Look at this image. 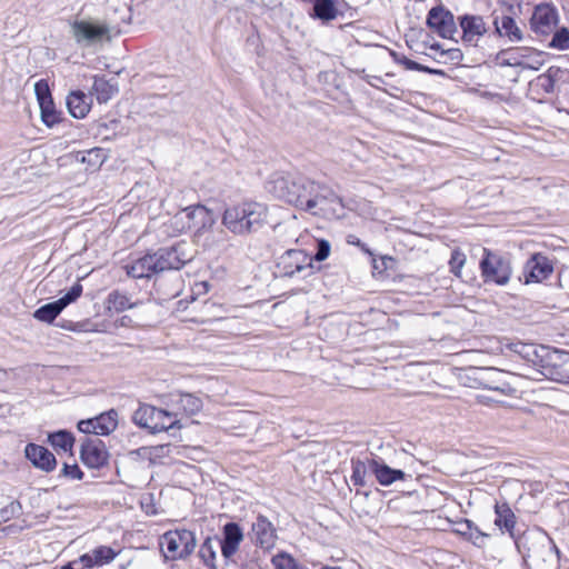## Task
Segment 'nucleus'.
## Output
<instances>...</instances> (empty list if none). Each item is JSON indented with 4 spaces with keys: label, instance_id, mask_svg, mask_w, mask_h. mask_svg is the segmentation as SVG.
<instances>
[{
    "label": "nucleus",
    "instance_id": "nucleus-1",
    "mask_svg": "<svg viewBox=\"0 0 569 569\" xmlns=\"http://www.w3.org/2000/svg\"><path fill=\"white\" fill-rule=\"evenodd\" d=\"M266 188L276 198L315 216L335 210V204L343 208L342 198L330 186L305 176L273 174Z\"/></svg>",
    "mask_w": 569,
    "mask_h": 569
},
{
    "label": "nucleus",
    "instance_id": "nucleus-2",
    "mask_svg": "<svg viewBox=\"0 0 569 569\" xmlns=\"http://www.w3.org/2000/svg\"><path fill=\"white\" fill-rule=\"evenodd\" d=\"M267 218V207L256 201H244L226 208L222 224L234 234H247L260 229Z\"/></svg>",
    "mask_w": 569,
    "mask_h": 569
},
{
    "label": "nucleus",
    "instance_id": "nucleus-3",
    "mask_svg": "<svg viewBox=\"0 0 569 569\" xmlns=\"http://www.w3.org/2000/svg\"><path fill=\"white\" fill-rule=\"evenodd\" d=\"M70 34L79 48L88 49L111 40V27L104 20L76 18L69 22Z\"/></svg>",
    "mask_w": 569,
    "mask_h": 569
},
{
    "label": "nucleus",
    "instance_id": "nucleus-4",
    "mask_svg": "<svg viewBox=\"0 0 569 569\" xmlns=\"http://www.w3.org/2000/svg\"><path fill=\"white\" fill-rule=\"evenodd\" d=\"M513 350L533 367L541 369L543 375H553L552 369L566 363L569 359V355L565 351L532 343H517Z\"/></svg>",
    "mask_w": 569,
    "mask_h": 569
},
{
    "label": "nucleus",
    "instance_id": "nucleus-5",
    "mask_svg": "<svg viewBox=\"0 0 569 569\" xmlns=\"http://www.w3.org/2000/svg\"><path fill=\"white\" fill-rule=\"evenodd\" d=\"M513 350L533 367L541 369L543 375H553L552 369L566 363L569 359V355L565 351L532 343H517Z\"/></svg>",
    "mask_w": 569,
    "mask_h": 569
},
{
    "label": "nucleus",
    "instance_id": "nucleus-6",
    "mask_svg": "<svg viewBox=\"0 0 569 569\" xmlns=\"http://www.w3.org/2000/svg\"><path fill=\"white\" fill-rule=\"evenodd\" d=\"M513 350L533 367L541 369L543 375H553L552 369L566 363L569 359V355L565 351L532 343H517Z\"/></svg>",
    "mask_w": 569,
    "mask_h": 569
},
{
    "label": "nucleus",
    "instance_id": "nucleus-7",
    "mask_svg": "<svg viewBox=\"0 0 569 569\" xmlns=\"http://www.w3.org/2000/svg\"><path fill=\"white\" fill-rule=\"evenodd\" d=\"M159 546L167 560H182L194 551L197 539L191 530L174 529L160 537Z\"/></svg>",
    "mask_w": 569,
    "mask_h": 569
},
{
    "label": "nucleus",
    "instance_id": "nucleus-8",
    "mask_svg": "<svg viewBox=\"0 0 569 569\" xmlns=\"http://www.w3.org/2000/svg\"><path fill=\"white\" fill-rule=\"evenodd\" d=\"M132 421L140 428L148 429L151 433L180 428V421L176 413L158 409L151 405H140L133 412Z\"/></svg>",
    "mask_w": 569,
    "mask_h": 569
},
{
    "label": "nucleus",
    "instance_id": "nucleus-9",
    "mask_svg": "<svg viewBox=\"0 0 569 569\" xmlns=\"http://www.w3.org/2000/svg\"><path fill=\"white\" fill-rule=\"evenodd\" d=\"M480 270L485 282H492L498 286L507 284L512 274L510 261L487 248H483Z\"/></svg>",
    "mask_w": 569,
    "mask_h": 569
},
{
    "label": "nucleus",
    "instance_id": "nucleus-10",
    "mask_svg": "<svg viewBox=\"0 0 569 569\" xmlns=\"http://www.w3.org/2000/svg\"><path fill=\"white\" fill-rule=\"evenodd\" d=\"M187 249V242L180 241L171 247H163L151 253L157 273L168 270H180L186 263L191 261L192 256Z\"/></svg>",
    "mask_w": 569,
    "mask_h": 569
},
{
    "label": "nucleus",
    "instance_id": "nucleus-11",
    "mask_svg": "<svg viewBox=\"0 0 569 569\" xmlns=\"http://www.w3.org/2000/svg\"><path fill=\"white\" fill-rule=\"evenodd\" d=\"M277 272L281 277H293L296 273L308 271L306 276L313 272L312 258L300 249H289L284 251L277 260Z\"/></svg>",
    "mask_w": 569,
    "mask_h": 569
},
{
    "label": "nucleus",
    "instance_id": "nucleus-12",
    "mask_svg": "<svg viewBox=\"0 0 569 569\" xmlns=\"http://www.w3.org/2000/svg\"><path fill=\"white\" fill-rule=\"evenodd\" d=\"M426 23L429 29L443 39L455 40V36L458 33L453 13L442 4L429 10Z\"/></svg>",
    "mask_w": 569,
    "mask_h": 569
},
{
    "label": "nucleus",
    "instance_id": "nucleus-13",
    "mask_svg": "<svg viewBox=\"0 0 569 569\" xmlns=\"http://www.w3.org/2000/svg\"><path fill=\"white\" fill-rule=\"evenodd\" d=\"M558 23L559 13L553 4L543 3L535 7L530 19V28L537 36H550L557 28Z\"/></svg>",
    "mask_w": 569,
    "mask_h": 569
},
{
    "label": "nucleus",
    "instance_id": "nucleus-14",
    "mask_svg": "<svg viewBox=\"0 0 569 569\" xmlns=\"http://www.w3.org/2000/svg\"><path fill=\"white\" fill-rule=\"evenodd\" d=\"M34 93L40 106V114L42 122L52 128L61 121V113L57 111L53 103L49 84L44 79L34 83Z\"/></svg>",
    "mask_w": 569,
    "mask_h": 569
},
{
    "label": "nucleus",
    "instance_id": "nucleus-15",
    "mask_svg": "<svg viewBox=\"0 0 569 569\" xmlns=\"http://www.w3.org/2000/svg\"><path fill=\"white\" fill-rule=\"evenodd\" d=\"M553 271L552 261L542 253L532 254L523 266L522 277L525 283L541 282Z\"/></svg>",
    "mask_w": 569,
    "mask_h": 569
},
{
    "label": "nucleus",
    "instance_id": "nucleus-16",
    "mask_svg": "<svg viewBox=\"0 0 569 569\" xmlns=\"http://www.w3.org/2000/svg\"><path fill=\"white\" fill-rule=\"evenodd\" d=\"M82 462L92 469H100L108 462L109 453L100 439L87 438L80 448Z\"/></svg>",
    "mask_w": 569,
    "mask_h": 569
},
{
    "label": "nucleus",
    "instance_id": "nucleus-17",
    "mask_svg": "<svg viewBox=\"0 0 569 569\" xmlns=\"http://www.w3.org/2000/svg\"><path fill=\"white\" fill-rule=\"evenodd\" d=\"M176 223L181 222V230L201 229L210 221V211L202 204L189 206L174 216Z\"/></svg>",
    "mask_w": 569,
    "mask_h": 569
},
{
    "label": "nucleus",
    "instance_id": "nucleus-18",
    "mask_svg": "<svg viewBox=\"0 0 569 569\" xmlns=\"http://www.w3.org/2000/svg\"><path fill=\"white\" fill-rule=\"evenodd\" d=\"M24 456L34 468L41 471L51 472L57 467L54 455L43 446L28 443L24 448Z\"/></svg>",
    "mask_w": 569,
    "mask_h": 569
},
{
    "label": "nucleus",
    "instance_id": "nucleus-19",
    "mask_svg": "<svg viewBox=\"0 0 569 569\" xmlns=\"http://www.w3.org/2000/svg\"><path fill=\"white\" fill-rule=\"evenodd\" d=\"M462 30V40L466 43L476 44L487 31V24L481 16L463 14L458 18Z\"/></svg>",
    "mask_w": 569,
    "mask_h": 569
},
{
    "label": "nucleus",
    "instance_id": "nucleus-20",
    "mask_svg": "<svg viewBox=\"0 0 569 569\" xmlns=\"http://www.w3.org/2000/svg\"><path fill=\"white\" fill-rule=\"evenodd\" d=\"M243 532L237 522H227L222 529V539L219 538L221 553L230 559L239 549Z\"/></svg>",
    "mask_w": 569,
    "mask_h": 569
},
{
    "label": "nucleus",
    "instance_id": "nucleus-21",
    "mask_svg": "<svg viewBox=\"0 0 569 569\" xmlns=\"http://www.w3.org/2000/svg\"><path fill=\"white\" fill-rule=\"evenodd\" d=\"M369 471L381 486H390L398 480H405L407 475L400 469L389 467L382 459H370Z\"/></svg>",
    "mask_w": 569,
    "mask_h": 569
},
{
    "label": "nucleus",
    "instance_id": "nucleus-22",
    "mask_svg": "<svg viewBox=\"0 0 569 569\" xmlns=\"http://www.w3.org/2000/svg\"><path fill=\"white\" fill-rule=\"evenodd\" d=\"M252 532L254 535L256 543L263 549L273 547L277 535L273 525L267 517L259 515L252 525Z\"/></svg>",
    "mask_w": 569,
    "mask_h": 569
},
{
    "label": "nucleus",
    "instance_id": "nucleus-23",
    "mask_svg": "<svg viewBox=\"0 0 569 569\" xmlns=\"http://www.w3.org/2000/svg\"><path fill=\"white\" fill-rule=\"evenodd\" d=\"M493 26L499 37H506L511 42H520L523 39L522 30L510 16L493 13Z\"/></svg>",
    "mask_w": 569,
    "mask_h": 569
},
{
    "label": "nucleus",
    "instance_id": "nucleus-24",
    "mask_svg": "<svg viewBox=\"0 0 569 569\" xmlns=\"http://www.w3.org/2000/svg\"><path fill=\"white\" fill-rule=\"evenodd\" d=\"M124 269L127 274L133 279H150L153 274H157V268L151 253H147L126 264Z\"/></svg>",
    "mask_w": 569,
    "mask_h": 569
},
{
    "label": "nucleus",
    "instance_id": "nucleus-25",
    "mask_svg": "<svg viewBox=\"0 0 569 569\" xmlns=\"http://www.w3.org/2000/svg\"><path fill=\"white\" fill-rule=\"evenodd\" d=\"M481 373L482 376L480 378V383L485 389L491 390L501 396H510L516 392V389L512 388L508 382L496 379L497 377L502 376V371L488 368L482 370Z\"/></svg>",
    "mask_w": 569,
    "mask_h": 569
},
{
    "label": "nucleus",
    "instance_id": "nucleus-26",
    "mask_svg": "<svg viewBox=\"0 0 569 569\" xmlns=\"http://www.w3.org/2000/svg\"><path fill=\"white\" fill-rule=\"evenodd\" d=\"M67 107L76 119L84 118L91 108V100L82 91H72L67 97Z\"/></svg>",
    "mask_w": 569,
    "mask_h": 569
},
{
    "label": "nucleus",
    "instance_id": "nucleus-27",
    "mask_svg": "<svg viewBox=\"0 0 569 569\" xmlns=\"http://www.w3.org/2000/svg\"><path fill=\"white\" fill-rule=\"evenodd\" d=\"M92 90L98 102L106 103L118 93V82L114 78L108 80L104 76H94Z\"/></svg>",
    "mask_w": 569,
    "mask_h": 569
},
{
    "label": "nucleus",
    "instance_id": "nucleus-28",
    "mask_svg": "<svg viewBox=\"0 0 569 569\" xmlns=\"http://www.w3.org/2000/svg\"><path fill=\"white\" fill-rule=\"evenodd\" d=\"M496 519L495 525L503 532H508L515 537L513 530L516 527V516L507 503L495 506Z\"/></svg>",
    "mask_w": 569,
    "mask_h": 569
},
{
    "label": "nucleus",
    "instance_id": "nucleus-29",
    "mask_svg": "<svg viewBox=\"0 0 569 569\" xmlns=\"http://www.w3.org/2000/svg\"><path fill=\"white\" fill-rule=\"evenodd\" d=\"M220 548L219 537H207L199 549V557L208 569H217V549Z\"/></svg>",
    "mask_w": 569,
    "mask_h": 569
},
{
    "label": "nucleus",
    "instance_id": "nucleus-30",
    "mask_svg": "<svg viewBox=\"0 0 569 569\" xmlns=\"http://www.w3.org/2000/svg\"><path fill=\"white\" fill-rule=\"evenodd\" d=\"M312 13L315 19L322 21H331L337 18L338 9L335 0H313Z\"/></svg>",
    "mask_w": 569,
    "mask_h": 569
},
{
    "label": "nucleus",
    "instance_id": "nucleus-31",
    "mask_svg": "<svg viewBox=\"0 0 569 569\" xmlns=\"http://www.w3.org/2000/svg\"><path fill=\"white\" fill-rule=\"evenodd\" d=\"M390 56L392 57L396 63L402 64L407 70L420 71L433 76H446V72L443 70L433 69L428 66L416 62L407 58L405 54L398 53L397 51L391 50Z\"/></svg>",
    "mask_w": 569,
    "mask_h": 569
},
{
    "label": "nucleus",
    "instance_id": "nucleus-32",
    "mask_svg": "<svg viewBox=\"0 0 569 569\" xmlns=\"http://www.w3.org/2000/svg\"><path fill=\"white\" fill-rule=\"evenodd\" d=\"M107 309L117 313L123 312L138 306V302H131L130 298L119 290L111 291L107 297Z\"/></svg>",
    "mask_w": 569,
    "mask_h": 569
},
{
    "label": "nucleus",
    "instance_id": "nucleus-33",
    "mask_svg": "<svg viewBox=\"0 0 569 569\" xmlns=\"http://www.w3.org/2000/svg\"><path fill=\"white\" fill-rule=\"evenodd\" d=\"M86 555L90 557V568H93L110 563L114 560L118 552L109 546H99Z\"/></svg>",
    "mask_w": 569,
    "mask_h": 569
},
{
    "label": "nucleus",
    "instance_id": "nucleus-34",
    "mask_svg": "<svg viewBox=\"0 0 569 569\" xmlns=\"http://www.w3.org/2000/svg\"><path fill=\"white\" fill-rule=\"evenodd\" d=\"M117 418L118 413L113 409L94 417L93 419L96 428L98 429V435L108 436L113 432L118 426Z\"/></svg>",
    "mask_w": 569,
    "mask_h": 569
},
{
    "label": "nucleus",
    "instance_id": "nucleus-35",
    "mask_svg": "<svg viewBox=\"0 0 569 569\" xmlns=\"http://www.w3.org/2000/svg\"><path fill=\"white\" fill-rule=\"evenodd\" d=\"M48 442L56 449L69 452L74 443L73 435L68 430H58L48 435Z\"/></svg>",
    "mask_w": 569,
    "mask_h": 569
},
{
    "label": "nucleus",
    "instance_id": "nucleus-36",
    "mask_svg": "<svg viewBox=\"0 0 569 569\" xmlns=\"http://www.w3.org/2000/svg\"><path fill=\"white\" fill-rule=\"evenodd\" d=\"M63 307L58 300L46 303L33 312V318L46 323H52L62 312Z\"/></svg>",
    "mask_w": 569,
    "mask_h": 569
},
{
    "label": "nucleus",
    "instance_id": "nucleus-37",
    "mask_svg": "<svg viewBox=\"0 0 569 569\" xmlns=\"http://www.w3.org/2000/svg\"><path fill=\"white\" fill-rule=\"evenodd\" d=\"M178 403L188 416L198 413L202 408L201 399L191 393H181Z\"/></svg>",
    "mask_w": 569,
    "mask_h": 569
},
{
    "label": "nucleus",
    "instance_id": "nucleus-38",
    "mask_svg": "<svg viewBox=\"0 0 569 569\" xmlns=\"http://www.w3.org/2000/svg\"><path fill=\"white\" fill-rule=\"evenodd\" d=\"M352 475L351 481L355 486L365 487L366 486V476L369 471V461L365 462L360 459H352Z\"/></svg>",
    "mask_w": 569,
    "mask_h": 569
},
{
    "label": "nucleus",
    "instance_id": "nucleus-39",
    "mask_svg": "<svg viewBox=\"0 0 569 569\" xmlns=\"http://www.w3.org/2000/svg\"><path fill=\"white\" fill-rule=\"evenodd\" d=\"M549 48L565 51L569 49V28L561 27L555 29L552 32L551 41L548 44Z\"/></svg>",
    "mask_w": 569,
    "mask_h": 569
},
{
    "label": "nucleus",
    "instance_id": "nucleus-40",
    "mask_svg": "<svg viewBox=\"0 0 569 569\" xmlns=\"http://www.w3.org/2000/svg\"><path fill=\"white\" fill-rule=\"evenodd\" d=\"M496 60L501 67H519L522 64L520 56L518 54V49L515 48L501 50L497 54Z\"/></svg>",
    "mask_w": 569,
    "mask_h": 569
},
{
    "label": "nucleus",
    "instance_id": "nucleus-41",
    "mask_svg": "<svg viewBox=\"0 0 569 569\" xmlns=\"http://www.w3.org/2000/svg\"><path fill=\"white\" fill-rule=\"evenodd\" d=\"M150 451V465H159L162 463V460L166 457H169L172 451V446L170 443L149 446Z\"/></svg>",
    "mask_w": 569,
    "mask_h": 569
},
{
    "label": "nucleus",
    "instance_id": "nucleus-42",
    "mask_svg": "<svg viewBox=\"0 0 569 569\" xmlns=\"http://www.w3.org/2000/svg\"><path fill=\"white\" fill-rule=\"evenodd\" d=\"M82 293V286L79 282H76L70 290L58 299L60 305L67 308L70 303L74 302Z\"/></svg>",
    "mask_w": 569,
    "mask_h": 569
},
{
    "label": "nucleus",
    "instance_id": "nucleus-43",
    "mask_svg": "<svg viewBox=\"0 0 569 569\" xmlns=\"http://www.w3.org/2000/svg\"><path fill=\"white\" fill-rule=\"evenodd\" d=\"M21 511V505L18 501H11L0 509V522H7L18 516Z\"/></svg>",
    "mask_w": 569,
    "mask_h": 569
},
{
    "label": "nucleus",
    "instance_id": "nucleus-44",
    "mask_svg": "<svg viewBox=\"0 0 569 569\" xmlns=\"http://www.w3.org/2000/svg\"><path fill=\"white\" fill-rule=\"evenodd\" d=\"M83 476V471L77 463L69 465L64 462L60 471V477H64L71 480H81Z\"/></svg>",
    "mask_w": 569,
    "mask_h": 569
},
{
    "label": "nucleus",
    "instance_id": "nucleus-45",
    "mask_svg": "<svg viewBox=\"0 0 569 569\" xmlns=\"http://www.w3.org/2000/svg\"><path fill=\"white\" fill-rule=\"evenodd\" d=\"M272 563L277 569H296L295 559L284 552L276 555L272 558Z\"/></svg>",
    "mask_w": 569,
    "mask_h": 569
},
{
    "label": "nucleus",
    "instance_id": "nucleus-46",
    "mask_svg": "<svg viewBox=\"0 0 569 569\" xmlns=\"http://www.w3.org/2000/svg\"><path fill=\"white\" fill-rule=\"evenodd\" d=\"M330 243L328 240L321 239L317 242V250L312 258V261L316 260L318 262H321L326 260L330 254Z\"/></svg>",
    "mask_w": 569,
    "mask_h": 569
},
{
    "label": "nucleus",
    "instance_id": "nucleus-47",
    "mask_svg": "<svg viewBox=\"0 0 569 569\" xmlns=\"http://www.w3.org/2000/svg\"><path fill=\"white\" fill-rule=\"evenodd\" d=\"M465 262H466V256L462 252H460L458 250L452 251L449 264H450L451 271L455 274L460 273V270L462 269Z\"/></svg>",
    "mask_w": 569,
    "mask_h": 569
},
{
    "label": "nucleus",
    "instance_id": "nucleus-48",
    "mask_svg": "<svg viewBox=\"0 0 569 569\" xmlns=\"http://www.w3.org/2000/svg\"><path fill=\"white\" fill-rule=\"evenodd\" d=\"M78 430L83 433H94L98 435V429L96 428V422L93 418L81 420L78 422Z\"/></svg>",
    "mask_w": 569,
    "mask_h": 569
},
{
    "label": "nucleus",
    "instance_id": "nucleus-49",
    "mask_svg": "<svg viewBox=\"0 0 569 569\" xmlns=\"http://www.w3.org/2000/svg\"><path fill=\"white\" fill-rule=\"evenodd\" d=\"M90 557L86 553L81 555L79 558L67 562L69 567H72V569H91L90 568Z\"/></svg>",
    "mask_w": 569,
    "mask_h": 569
},
{
    "label": "nucleus",
    "instance_id": "nucleus-50",
    "mask_svg": "<svg viewBox=\"0 0 569 569\" xmlns=\"http://www.w3.org/2000/svg\"><path fill=\"white\" fill-rule=\"evenodd\" d=\"M220 308H221V306H218L214 302L206 301L204 305H203V312L206 315L211 316V317L208 318V319H203L200 322L201 323H206V322H208V321H210L212 319H220L221 318L220 316H218L214 312H212L214 309H220Z\"/></svg>",
    "mask_w": 569,
    "mask_h": 569
},
{
    "label": "nucleus",
    "instance_id": "nucleus-51",
    "mask_svg": "<svg viewBox=\"0 0 569 569\" xmlns=\"http://www.w3.org/2000/svg\"><path fill=\"white\" fill-rule=\"evenodd\" d=\"M542 552L548 558H559V549L551 539H548L547 542L542 545Z\"/></svg>",
    "mask_w": 569,
    "mask_h": 569
},
{
    "label": "nucleus",
    "instance_id": "nucleus-52",
    "mask_svg": "<svg viewBox=\"0 0 569 569\" xmlns=\"http://www.w3.org/2000/svg\"><path fill=\"white\" fill-rule=\"evenodd\" d=\"M130 457L136 460H148L150 461L149 447H140L129 452Z\"/></svg>",
    "mask_w": 569,
    "mask_h": 569
},
{
    "label": "nucleus",
    "instance_id": "nucleus-53",
    "mask_svg": "<svg viewBox=\"0 0 569 569\" xmlns=\"http://www.w3.org/2000/svg\"><path fill=\"white\" fill-rule=\"evenodd\" d=\"M347 243L357 246V247L361 248L362 251L369 252V249L366 247V244L363 242H361V240L355 234L347 236Z\"/></svg>",
    "mask_w": 569,
    "mask_h": 569
},
{
    "label": "nucleus",
    "instance_id": "nucleus-54",
    "mask_svg": "<svg viewBox=\"0 0 569 569\" xmlns=\"http://www.w3.org/2000/svg\"><path fill=\"white\" fill-rule=\"evenodd\" d=\"M441 54H448L451 60H461L462 52L460 49L441 50Z\"/></svg>",
    "mask_w": 569,
    "mask_h": 569
},
{
    "label": "nucleus",
    "instance_id": "nucleus-55",
    "mask_svg": "<svg viewBox=\"0 0 569 569\" xmlns=\"http://www.w3.org/2000/svg\"><path fill=\"white\" fill-rule=\"evenodd\" d=\"M559 282L562 288H566L569 290V268L562 270L559 273Z\"/></svg>",
    "mask_w": 569,
    "mask_h": 569
},
{
    "label": "nucleus",
    "instance_id": "nucleus-56",
    "mask_svg": "<svg viewBox=\"0 0 569 569\" xmlns=\"http://www.w3.org/2000/svg\"><path fill=\"white\" fill-rule=\"evenodd\" d=\"M463 525L466 526V528H467L469 531H472V530H473V531L477 533V538H478V537H487V535H486V533H483V532H481V531L479 530V528H478V527H477V526H476L471 520L466 519V520L463 521Z\"/></svg>",
    "mask_w": 569,
    "mask_h": 569
},
{
    "label": "nucleus",
    "instance_id": "nucleus-57",
    "mask_svg": "<svg viewBox=\"0 0 569 569\" xmlns=\"http://www.w3.org/2000/svg\"><path fill=\"white\" fill-rule=\"evenodd\" d=\"M430 49L436 50V51L442 50V49H441V44H440V43H433V44L430 47Z\"/></svg>",
    "mask_w": 569,
    "mask_h": 569
},
{
    "label": "nucleus",
    "instance_id": "nucleus-58",
    "mask_svg": "<svg viewBox=\"0 0 569 569\" xmlns=\"http://www.w3.org/2000/svg\"><path fill=\"white\" fill-rule=\"evenodd\" d=\"M53 569H72V567H69L67 563L61 566L60 568H53Z\"/></svg>",
    "mask_w": 569,
    "mask_h": 569
},
{
    "label": "nucleus",
    "instance_id": "nucleus-59",
    "mask_svg": "<svg viewBox=\"0 0 569 569\" xmlns=\"http://www.w3.org/2000/svg\"><path fill=\"white\" fill-rule=\"evenodd\" d=\"M320 569H341L340 567H329V566H325Z\"/></svg>",
    "mask_w": 569,
    "mask_h": 569
},
{
    "label": "nucleus",
    "instance_id": "nucleus-60",
    "mask_svg": "<svg viewBox=\"0 0 569 569\" xmlns=\"http://www.w3.org/2000/svg\"><path fill=\"white\" fill-rule=\"evenodd\" d=\"M489 400L495 401V402H501V400L497 399V398H489Z\"/></svg>",
    "mask_w": 569,
    "mask_h": 569
},
{
    "label": "nucleus",
    "instance_id": "nucleus-61",
    "mask_svg": "<svg viewBox=\"0 0 569 569\" xmlns=\"http://www.w3.org/2000/svg\"><path fill=\"white\" fill-rule=\"evenodd\" d=\"M58 326L61 327V328H68L67 323H59Z\"/></svg>",
    "mask_w": 569,
    "mask_h": 569
},
{
    "label": "nucleus",
    "instance_id": "nucleus-62",
    "mask_svg": "<svg viewBox=\"0 0 569 569\" xmlns=\"http://www.w3.org/2000/svg\"><path fill=\"white\" fill-rule=\"evenodd\" d=\"M301 2H305V3H310L312 2L313 0H300Z\"/></svg>",
    "mask_w": 569,
    "mask_h": 569
},
{
    "label": "nucleus",
    "instance_id": "nucleus-63",
    "mask_svg": "<svg viewBox=\"0 0 569 569\" xmlns=\"http://www.w3.org/2000/svg\"><path fill=\"white\" fill-rule=\"evenodd\" d=\"M569 381V372L563 377Z\"/></svg>",
    "mask_w": 569,
    "mask_h": 569
},
{
    "label": "nucleus",
    "instance_id": "nucleus-64",
    "mask_svg": "<svg viewBox=\"0 0 569 569\" xmlns=\"http://www.w3.org/2000/svg\"><path fill=\"white\" fill-rule=\"evenodd\" d=\"M565 487L569 489V482H566V483H565Z\"/></svg>",
    "mask_w": 569,
    "mask_h": 569
}]
</instances>
